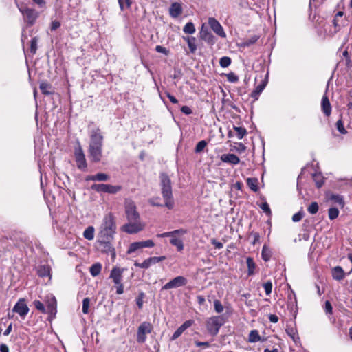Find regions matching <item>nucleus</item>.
I'll return each mask as SVG.
<instances>
[{
  "label": "nucleus",
  "instance_id": "obj_30",
  "mask_svg": "<svg viewBox=\"0 0 352 352\" xmlns=\"http://www.w3.org/2000/svg\"><path fill=\"white\" fill-rule=\"evenodd\" d=\"M39 88L44 95H51L53 94L52 91V85L47 82H42L40 83Z\"/></svg>",
  "mask_w": 352,
  "mask_h": 352
},
{
  "label": "nucleus",
  "instance_id": "obj_1",
  "mask_svg": "<svg viewBox=\"0 0 352 352\" xmlns=\"http://www.w3.org/2000/svg\"><path fill=\"white\" fill-rule=\"evenodd\" d=\"M116 229L117 226L114 214L112 212H108L104 214L102 219L98 237L114 239Z\"/></svg>",
  "mask_w": 352,
  "mask_h": 352
},
{
  "label": "nucleus",
  "instance_id": "obj_7",
  "mask_svg": "<svg viewBox=\"0 0 352 352\" xmlns=\"http://www.w3.org/2000/svg\"><path fill=\"white\" fill-rule=\"evenodd\" d=\"M74 156L78 168L85 170L87 168V163L84 151L80 144L74 149Z\"/></svg>",
  "mask_w": 352,
  "mask_h": 352
},
{
  "label": "nucleus",
  "instance_id": "obj_50",
  "mask_svg": "<svg viewBox=\"0 0 352 352\" xmlns=\"http://www.w3.org/2000/svg\"><path fill=\"white\" fill-rule=\"evenodd\" d=\"M188 45L191 53H195L197 50L196 38L193 37L192 41H188Z\"/></svg>",
  "mask_w": 352,
  "mask_h": 352
},
{
  "label": "nucleus",
  "instance_id": "obj_39",
  "mask_svg": "<svg viewBox=\"0 0 352 352\" xmlns=\"http://www.w3.org/2000/svg\"><path fill=\"white\" fill-rule=\"evenodd\" d=\"M234 129L236 132V136L239 139H242L247 133L246 129L243 127L234 126Z\"/></svg>",
  "mask_w": 352,
  "mask_h": 352
},
{
  "label": "nucleus",
  "instance_id": "obj_64",
  "mask_svg": "<svg viewBox=\"0 0 352 352\" xmlns=\"http://www.w3.org/2000/svg\"><path fill=\"white\" fill-rule=\"evenodd\" d=\"M166 95L172 103H173V104L178 103L177 99L174 96L171 95L169 92H166Z\"/></svg>",
  "mask_w": 352,
  "mask_h": 352
},
{
  "label": "nucleus",
  "instance_id": "obj_16",
  "mask_svg": "<svg viewBox=\"0 0 352 352\" xmlns=\"http://www.w3.org/2000/svg\"><path fill=\"white\" fill-rule=\"evenodd\" d=\"M89 156L93 162H99L102 157V146H89Z\"/></svg>",
  "mask_w": 352,
  "mask_h": 352
},
{
  "label": "nucleus",
  "instance_id": "obj_14",
  "mask_svg": "<svg viewBox=\"0 0 352 352\" xmlns=\"http://www.w3.org/2000/svg\"><path fill=\"white\" fill-rule=\"evenodd\" d=\"M144 228V226L141 224L140 221H129V223L124 225L122 227V230L128 234H135Z\"/></svg>",
  "mask_w": 352,
  "mask_h": 352
},
{
  "label": "nucleus",
  "instance_id": "obj_45",
  "mask_svg": "<svg viewBox=\"0 0 352 352\" xmlns=\"http://www.w3.org/2000/svg\"><path fill=\"white\" fill-rule=\"evenodd\" d=\"M89 304L90 299L89 298H85L83 299L82 311L85 314L89 313Z\"/></svg>",
  "mask_w": 352,
  "mask_h": 352
},
{
  "label": "nucleus",
  "instance_id": "obj_42",
  "mask_svg": "<svg viewBox=\"0 0 352 352\" xmlns=\"http://www.w3.org/2000/svg\"><path fill=\"white\" fill-rule=\"evenodd\" d=\"M231 58L228 56H223L220 58L219 64L222 67H228L231 64Z\"/></svg>",
  "mask_w": 352,
  "mask_h": 352
},
{
  "label": "nucleus",
  "instance_id": "obj_17",
  "mask_svg": "<svg viewBox=\"0 0 352 352\" xmlns=\"http://www.w3.org/2000/svg\"><path fill=\"white\" fill-rule=\"evenodd\" d=\"M208 24L211 29L219 36L221 37H226V34L223 30V27L220 24V23L214 18L210 17L208 19Z\"/></svg>",
  "mask_w": 352,
  "mask_h": 352
},
{
  "label": "nucleus",
  "instance_id": "obj_58",
  "mask_svg": "<svg viewBox=\"0 0 352 352\" xmlns=\"http://www.w3.org/2000/svg\"><path fill=\"white\" fill-rule=\"evenodd\" d=\"M258 37L257 36H254V37H252L250 39H248L246 40L245 42H244V45L245 46H250L252 44H254L257 40H258Z\"/></svg>",
  "mask_w": 352,
  "mask_h": 352
},
{
  "label": "nucleus",
  "instance_id": "obj_5",
  "mask_svg": "<svg viewBox=\"0 0 352 352\" xmlns=\"http://www.w3.org/2000/svg\"><path fill=\"white\" fill-rule=\"evenodd\" d=\"M91 189L98 192L116 194L121 190V186L104 184H94L91 186Z\"/></svg>",
  "mask_w": 352,
  "mask_h": 352
},
{
  "label": "nucleus",
  "instance_id": "obj_29",
  "mask_svg": "<svg viewBox=\"0 0 352 352\" xmlns=\"http://www.w3.org/2000/svg\"><path fill=\"white\" fill-rule=\"evenodd\" d=\"M246 263L248 266V275L249 276H252L254 274L256 269V263L252 257H248L246 258Z\"/></svg>",
  "mask_w": 352,
  "mask_h": 352
},
{
  "label": "nucleus",
  "instance_id": "obj_52",
  "mask_svg": "<svg viewBox=\"0 0 352 352\" xmlns=\"http://www.w3.org/2000/svg\"><path fill=\"white\" fill-rule=\"evenodd\" d=\"M304 212L300 210L298 212L294 214L292 217V221L294 222H298V221H300L302 217H304Z\"/></svg>",
  "mask_w": 352,
  "mask_h": 352
},
{
  "label": "nucleus",
  "instance_id": "obj_11",
  "mask_svg": "<svg viewBox=\"0 0 352 352\" xmlns=\"http://www.w3.org/2000/svg\"><path fill=\"white\" fill-rule=\"evenodd\" d=\"M166 258L165 256H153L149 257L145 259L142 263H138V261H135L134 265L143 269H148L152 265H154L157 263L164 261Z\"/></svg>",
  "mask_w": 352,
  "mask_h": 352
},
{
  "label": "nucleus",
  "instance_id": "obj_46",
  "mask_svg": "<svg viewBox=\"0 0 352 352\" xmlns=\"http://www.w3.org/2000/svg\"><path fill=\"white\" fill-rule=\"evenodd\" d=\"M214 310L217 314H221L223 311V306L220 300L216 299L214 300Z\"/></svg>",
  "mask_w": 352,
  "mask_h": 352
},
{
  "label": "nucleus",
  "instance_id": "obj_48",
  "mask_svg": "<svg viewBox=\"0 0 352 352\" xmlns=\"http://www.w3.org/2000/svg\"><path fill=\"white\" fill-rule=\"evenodd\" d=\"M336 127H337L338 131L341 134H346L347 133L346 130L345 129V128L344 126V124H343V122L342 121V120H339L337 121Z\"/></svg>",
  "mask_w": 352,
  "mask_h": 352
},
{
  "label": "nucleus",
  "instance_id": "obj_35",
  "mask_svg": "<svg viewBox=\"0 0 352 352\" xmlns=\"http://www.w3.org/2000/svg\"><path fill=\"white\" fill-rule=\"evenodd\" d=\"M261 256L265 261H268L272 256V252L270 248L265 245L263 247Z\"/></svg>",
  "mask_w": 352,
  "mask_h": 352
},
{
  "label": "nucleus",
  "instance_id": "obj_27",
  "mask_svg": "<svg viewBox=\"0 0 352 352\" xmlns=\"http://www.w3.org/2000/svg\"><path fill=\"white\" fill-rule=\"evenodd\" d=\"M267 82L265 81H263L261 84L257 85L254 90L251 93V97L254 98L255 100L258 98L259 95L262 93L263 89L266 86Z\"/></svg>",
  "mask_w": 352,
  "mask_h": 352
},
{
  "label": "nucleus",
  "instance_id": "obj_37",
  "mask_svg": "<svg viewBox=\"0 0 352 352\" xmlns=\"http://www.w3.org/2000/svg\"><path fill=\"white\" fill-rule=\"evenodd\" d=\"M170 243L171 245L177 247L178 251H182L184 249V243L183 241L178 238H172L170 240Z\"/></svg>",
  "mask_w": 352,
  "mask_h": 352
},
{
  "label": "nucleus",
  "instance_id": "obj_63",
  "mask_svg": "<svg viewBox=\"0 0 352 352\" xmlns=\"http://www.w3.org/2000/svg\"><path fill=\"white\" fill-rule=\"evenodd\" d=\"M116 285V293L118 294H122L124 293V285L122 283Z\"/></svg>",
  "mask_w": 352,
  "mask_h": 352
},
{
  "label": "nucleus",
  "instance_id": "obj_40",
  "mask_svg": "<svg viewBox=\"0 0 352 352\" xmlns=\"http://www.w3.org/2000/svg\"><path fill=\"white\" fill-rule=\"evenodd\" d=\"M329 218L331 220L336 219L339 215V210L337 208H330L328 211Z\"/></svg>",
  "mask_w": 352,
  "mask_h": 352
},
{
  "label": "nucleus",
  "instance_id": "obj_51",
  "mask_svg": "<svg viewBox=\"0 0 352 352\" xmlns=\"http://www.w3.org/2000/svg\"><path fill=\"white\" fill-rule=\"evenodd\" d=\"M33 303L36 309L41 311L42 313H45V307L41 301L34 300Z\"/></svg>",
  "mask_w": 352,
  "mask_h": 352
},
{
  "label": "nucleus",
  "instance_id": "obj_6",
  "mask_svg": "<svg viewBox=\"0 0 352 352\" xmlns=\"http://www.w3.org/2000/svg\"><path fill=\"white\" fill-rule=\"evenodd\" d=\"M152 329V324L150 322H142L138 329L137 342L139 343H144L146 339V334L150 333Z\"/></svg>",
  "mask_w": 352,
  "mask_h": 352
},
{
  "label": "nucleus",
  "instance_id": "obj_61",
  "mask_svg": "<svg viewBox=\"0 0 352 352\" xmlns=\"http://www.w3.org/2000/svg\"><path fill=\"white\" fill-rule=\"evenodd\" d=\"M60 26V23L58 21H53L51 23V30L54 31Z\"/></svg>",
  "mask_w": 352,
  "mask_h": 352
},
{
  "label": "nucleus",
  "instance_id": "obj_24",
  "mask_svg": "<svg viewBox=\"0 0 352 352\" xmlns=\"http://www.w3.org/2000/svg\"><path fill=\"white\" fill-rule=\"evenodd\" d=\"M327 197L329 200L338 205L340 208H342L344 206V201L342 195L333 193H328L327 195Z\"/></svg>",
  "mask_w": 352,
  "mask_h": 352
},
{
  "label": "nucleus",
  "instance_id": "obj_60",
  "mask_svg": "<svg viewBox=\"0 0 352 352\" xmlns=\"http://www.w3.org/2000/svg\"><path fill=\"white\" fill-rule=\"evenodd\" d=\"M181 111L185 115H190L192 113V109L188 106H183L181 108Z\"/></svg>",
  "mask_w": 352,
  "mask_h": 352
},
{
  "label": "nucleus",
  "instance_id": "obj_41",
  "mask_svg": "<svg viewBox=\"0 0 352 352\" xmlns=\"http://www.w3.org/2000/svg\"><path fill=\"white\" fill-rule=\"evenodd\" d=\"M121 10L129 8L132 4L131 0H118Z\"/></svg>",
  "mask_w": 352,
  "mask_h": 352
},
{
  "label": "nucleus",
  "instance_id": "obj_21",
  "mask_svg": "<svg viewBox=\"0 0 352 352\" xmlns=\"http://www.w3.org/2000/svg\"><path fill=\"white\" fill-rule=\"evenodd\" d=\"M321 108L323 113L329 117L331 113V105L330 104L329 100L327 95H324L322 98L321 102Z\"/></svg>",
  "mask_w": 352,
  "mask_h": 352
},
{
  "label": "nucleus",
  "instance_id": "obj_44",
  "mask_svg": "<svg viewBox=\"0 0 352 352\" xmlns=\"http://www.w3.org/2000/svg\"><path fill=\"white\" fill-rule=\"evenodd\" d=\"M207 142L205 140L199 141L195 146V152L197 153H201L205 148Z\"/></svg>",
  "mask_w": 352,
  "mask_h": 352
},
{
  "label": "nucleus",
  "instance_id": "obj_47",
  "mask_svg": "<svg viewBox=\"0 0 352 352\" xmlns=\"http://www.w3.org/2000/svg\"><path fill=\"white\" fill-rule=\"evenodd\" d=\"M194 323V320H188L185 321L179 327V330L183 333L186 329L191 327Z\"/></svg>",
  "mask_w": 352,
  "mask_h": 352
},
{
  "label": "nucleus",
  "instance_id": "obj_3",
  "mask_svg": "<svg viewBox=\"0 0 352 352\" xmlns=\"http://www.w3.org/2000/svg\"><path fill=\"white\" fill-rule=\"evenodd\" d=\"M15 4L25 17L28 25H33L39 16L38 12L35 9L29 8L25 3H19L18 0H15Z\"/></svg>",
  "mask_w": 352,
  "mask_h": 352
},
{
  "label": "nucleus",
  "instance_id": "obj_4",
  "mask_svg": "<svg viewBox=\"0 0 352 352\" xmlns=\"http://www.w3.org/2000/svg\"><path fill=\"white\" fill-rule=\"evenodd\" d=\"M225 321L223 316H217L210 318L206 322V328L211 336H216L219 331L220 327L224 324Z\"/></svg>",
  "mask_w": 352,
  "mask_h": 352
},
{
  "label": "nucleus",
  "instance_id": "obj_32",
  "mask_svg": "<svg viewBox=\"0 0 352 352\" xmlns=\"http://www.w3.org/2000/svg\"><path fill=\"white\" fill-rule=\"evenodd\" d=\"M94 231L95 229L93 226H89L85 230L83 236L87 240H93L94 238Z\"/></svg>",
  "mask_w": 352,
  "mask_h": 352
},
{
  "label": "nucleus",
  "instance_id": "obj_26",
  "mask_svg": "<svg viewBox=\"0 0 352 352\" xmlns=\"http://www.w3.org/2000/svg\"><path fill=\"white\" fill-rule=\"evenodd\" d=\"M345 276V273L340 266H336L332 269V277L337 280H343Z\"/></svg>",
  "mask_w": 352,
  "mask_h": 352
},
{
  "label": "nucleus",
  "instance_id": "obj_22",
  "mask_svg": "<svg viewBox=\"0 0 352 352\" xmlns=\"http://www.w3.org/2000/svg\"><path fill=\"white\" fill-rule=\"evenodd\" d=\"M110 179L109 175L104 173H98L96 175H88L86 177V181H94V182H106Z\"/></svg>",
  "mask_w": 352,
  "mask_h": 352
},
{
  "label": "nucleus",
  "instance_id": "obj_18",
  "mask_svg": "<svg viewBox=\"0 0 352 352\" xmlns=\"http://www.w3.org/2000/svg\"><path fill=\"white\" fill-rule=\"evenodd\" d=\"M48 312L50 314L55 315L56 313L57 302L54 296L52 294L47 295L45 298Z\"/></svg>",
  "mask_w": 352,
  "mask_h": 352
},
{
  "label": "nucleus",
  "instance_id": "obj_12",
  "mask_svg": "<svg viewBox=\"0 0 352 352\" xmlns=\"http://www.w3.org/2000/svg\"><path fill=\"white\" fill-rule=\"evenodd\" d=\"M12 311L17 313L23 319H24L29 312V307L25 303V300L24 298H20L14 305Z\"/></svg>",
  "mask_w": 352,
  "mask_h": 352
},
{
  "label": "nucleus",
  "instance_id": "obj_38",
  "mask_svg": "<svg viewBox=\"0 0 352 352\" xmlns=\"http://www.w3.org/2000/svg\"><path fill=\"white\" fill-rule=\"evenodd\" d=\"M183 31L186 34H192L195 32L196 30L193 23L188 22L184 27Z\"/></svg>",
  "mask_w": 352,
  "mask_h": 352
},
{
  "label": "nucleus",
  "instance_id": "obj_34",
  "mask_svg": "<svg viewBox=\"0 0 352 352\" xmlns=\"http://www.w3.org/2000/svg\"><path fill=\"white\" fill-rule=\"evenodd\" d=\"M50 268L47 265H41L38 267L37 273L40 277L50 276Z\"/></svg>",
  "mask_w": 352,
  "mask_h": 352
},
{
  "label": "nucleus",
  "instance_id": "obj_2",
  "mask_svg": "<svg viewBox=\"0 0 352 352\" xmlns=\"http://www.w3.org/2000/svg\"><path fill=\"white\" fill-rule=\"evenodd\" d=\"M161 192L164 200V206L168 209L174 207L172 183L169 176L165 173L160 174Z\"/></svg>",
  "mask_w": 352,
  "mask_h": 352
},
{
  "label": "nucleus",
  "instance_id": "obj_36",
  "mask_svg": "<svg viewBox=\"0 0 352 352\" xmlns=\"http://www.w3.org/2000/svg\"><path fill=\"white\" fill-rule=\"evenodd\" d=\"M314 181L317 188H320L324 184L323 177L320 174L314 173L312 175Z\"/></svg>",
  "mask_w": 352,
  "mask_h": 352
},
{
  "label": "nucleus",
  "instance_id": "obj_13",
  "mask_svg": "<svg viewBox=\"0 0 352 352\" xmlns=\"http://www.w3.org/2000/svg\"><path fill=\"white\" fill-rule=\"evenodd\" d=\"M98 248L100 250L101 252L104 253H109V252H113V254H115L114 248L112 247L111 241L113 239L111 238H100L98 237Z\"/></svg>",
  "mask_w": 352,
  "mask_h": 352
},
{
  "label": "nucleus",
  "instance_id": "obj_25",
  "mask_svg": "<svg viewBox=\"0 0 352 352\" xmlns=\"http://www.w3.org/2000/svg\"><path fill=\"white\" fill-rule=\"evenodd\" d=\"M182 12V8L179 3H173L169 8V14L173 18H177Z\"/></svg>",
  "mask_w": 352,
  "mask_h": 352
},
{
  "label": "nucleus",
  "instance_id": "obj_55",
  "mask_svg": "<svg viewBox=\"0 0 352 352\" xmlns=\"http://www.w3.org/2000/svg\"><path fill=\"white\" fill-rule=\"evenodd\" d=\"M260 208L263 210V211L266 213L267 215L271 214V210L270 208V206L267 202H263L260 205Z\"/></svg>",
  "mask_w": 352,
  "mask_h": 352
},
{
  "label": "nucleus",
  "instance_id": "obj_28",
  "mask_svg": "<svg viewBox=\"0 0 352 352\" xmlns=\"http://www.w3.org/2000/svg\"><path fill=\"white\" fill-rule=\"evenodd\" d=\"M247 185L253 191V192H257L258 190V180L256 177H250L248 178L247 180Z\"/></svg>",
  "mask_w": 352,
  "mask_h": 352
},
{
  "label": "nucleus",
  "instance_id": "obj_43",
  "mask_svg": "<svg viewBox=\"0 0 352 352\" xmlns=\"http://www.w3.org/2000/svg\"><path fill=\"white\" fill-rule=\"evenodd\" d=\"M318 204L317 202H312L308 207L307 210L311 214H315L318 211Z\"/></svg>",
  "mask_w": 352,
  "mask_h": 352
},
{
  "label": "nucleus",
  "instance_id": "obj_8",
  "mask_svg": "<svg viewBox=\"0 0 352 352\" xmlns=\"http://www.w3.org/2000/svg\"><path fill=\"white\" fill-rule=\"evenodd\" d=\"M125 213L129 221H140V214L136 210V206L133 201H130L126 203Z\"/></svg>",
  "mask_w": 352,
  "mask_h": 352
},
{
  "label": "nucleus",
  "instance_id": "obj_23",
  "mask_svg": "<svg viewBox=\"0 0 352 352\" xmlns=\"http://www.w3.org/2000/svg\"><path fill=\"white\" fill-rule=\"evenodd\" d=\"M221 160L223 162L236 165L240 162V159L235 154H223L221 156Z\"/></svg>",
  "mask_w": 352,
  "mask_h": 352
},
{
  "label": "nucleus",
  "instance_id": "obj_20",
  "mask_svg": "<svg viewBox=\"0 0 352 352\" xmlns=\"http://www.w3.org/2000/svg\"><path fill=\"white\" fill-rule=\"evenodd\" d=\"M200 37L202 40L206 42L213 44L214 43V36L208 30L207 28H205L203 25L200 31Z\"/></svg>",
  "mask_w": 352,
  "mask_h": 352
},
{
  "label": "nucleus",
  "instance_id": "obj_49",
  "mask_svg": "<svg viewBox=\"0 0 352 352\" xmlns=\"http://www.w3.org/2000/svg\"><path fill=\"white\" fill-rule=\"evenodd\" d=\"M37 41L38 39L36 37H34L31 39L30 41V52L32 54H35L37 50Z\"/></svg>",
  "mask_w": 352,
  "mask_h": 352
},
{
  "label": "nucleus",
  "instance_id": "obj_15",
  "mask_svg": "<svg viewBox=\"0 0 352 352\" xmlns=\"http://www.w3.org/2000/svg\"><path fill=\"white\" fill-rule=\"evenodd\" d=\"M155 245L154 242L152 240H146L143 241H136L130 244L129 250H127L128 254H131L137 251L139 249L144 248H153Z\"/></svg>",
  "mask_w": 352,
  "mask_h": 352
},
{
  "label": "nucleus",
  "instance_id": "obj_19",
  "mask_svg": "<svg viewBox=\"0 0 352 352\" xmlns=\"http://www.w3.org/2000/svg\"><path fill=\"white\" fill-rule=\"evenodd\" d=\"M124 269H121L118 267H114L111 271L110 278L113 279L115 284H120L122 280V273Z\"/></svg>",
  "mask_w": 352,
  "mask_h": 352
},
{
  "label": "nucleus",
  "instance_id": "obj_59",
  "mask_svg": "<svg viewBox=\"0 0 352 352\" xmlns=\"http://www.w3.org/2000/svg\"><path fill=\"white\" fill-rule=\"evenodd\" d=\"M332 306L329 301L327 300L324 303V310L326 313L327 314H331L332 313Z\"/></svg>",
  "mask_w": 352,
  "mask_h": 352
},
{
  "label": "nucleus",
  "instance_id": "obj_31",
  "mask_svg": "<svg viewBox=\"0 0 352 352\" xmlns=\"http://www.w3.org/2000/svg\"><path fill=\"white\" fill-rule=\"evenodd\" d=\"M102 270V265L100 263L93 264L90 267V273L92 276L95 277L99 275Z\"/></svg>",
  "mask_w": 352,
  "mask_h": 352
},
{
  "label": "nucleus",
  "instance_id": "obj_54",
  "mask_svg": "<svg viewBox=\"0 0 352 352\" xmlns=\"http://www.w3.org/2000/svg\"><path fill=\"white\" fill-rule=\"evenodd\" d=\"M227 79L230 82H236L239 81V77L233 72L227 74Z\"/></svg>",
  "mask_w": 352,
  "mask_h": 352
},
{
  "label": "nucleus",
  "instance_id": "obj_33",
  "mask_svg": "<svg viewBox=\"0 0 352 352\" xmlns=\"http://www.w3.org/2000/svg\"><path fill=\"white\" fill-rule=\"evenodd\" d=\"M261 338L257 330H252L249 333L248 341L250 342H256L260 341Z\"/></svg>",
  "mask_w": 352,
  "mask_h": 352
},
{
  "label": "nucleus",
  "instance_id": "obj_53",
  "mask_svg": "<svg viewBox=\"0 0 352 352\" xmlns=\"http://www.w3.org/2000/svg\"><path fill=\"white\" fill-rule=\"evenodd\" d=\"M263 287L265 291L266 295H270L272 293V283L271 281H267L263 284Z\"/></svg>",
  "mask_w": 352,
  "mask_h": 352
},
{
  "label": "nucleus",
  "instance_id": "obj_57",
  "mask_svg": "<svg viewBox=\"0 0 352 352\" xmlns=\"http://www.w3.org/2000/svg\"><path fill=\"white\" fill-rule=\"evenodd\" d=\"M155 51L158 53H162L165 55H168L169 54V50L162 45H157L155 47Z\"/></svg>",
  "mask_w": 352,
  "mask_h": 352
},
{
  "label": "nucleus",
  "instance_id": "obj_10",
  "mask_svg": "<svg viewBox=\"0 0 352 352\" xmlns=\"http://www.w3.org/2000/svg\"><path fill=\"white\" fill-rule=\"evenodd\" d=\"M103 145V135L101 131L98 127H96L91 131L90 133V142L89 146H99Z\"/></svg>",
  "mask_w": 352,
  "mask_h": 352
},
{
  "label": "nucleus",
  "instance_id": "obj_56",
  "mask_svg": "<svg viewBox=\"0 0 352 352\" xmlns=\"http://www.w3.org/2000/svg\"><path fill=\"white\" fill-rule=\"evenodd\" d=\"M286 331L287 333V334L294 340H295V338L296 336V334H297V331L295 329L292 328V327H287V329H286Z\"/></svg>",
  "mask_w": 352,
  "mask_h": 352
},
{
  "label": "nucleus",
  "instance_id": "obj_62",
  "mask_svg": "<svg viewBox=\"0 0 352 352\" xmlns=\"http://www.w3.org/2000/svg\"><path fill=\"white\" fill-rule=\"evenodd\" d=\"M211 243L214 245V247L217 249H221L223 247V245L222 243L217 241L216 239H212L211 240Z\"/></svg>",
  "mask_w": 352,
  "mask_h": 352
},
{
  "label": "nucleus",
  "instance_id": "obj_9",
  "mask_svg": "<svg viewBox=\"0 0 352 352\" xmlns=\"http://www.w3.org/2000/svg\"><path fill=\"white\" fill-rule=\"evenodd\" d=\"M188 280L182 276H178L167 283H166L161 289V291L168 290L170 289L178 288L187 284Z\"/></svg>",
  "mask_w": 352,
  "mask_h": 352
}]
</instances>
